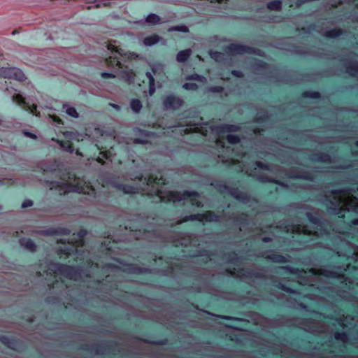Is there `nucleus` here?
<instances>
[{"mask_svg": "<svg viewBox=\"0 0 358 358\" xmlns=\"http://www.w3.org/2000/svg\"><path fill=\"white\" fill-rule=\"evenodd\" d=\"M132 185H127L123 187L125 193L134 194L140 192H143L148 195H156L159 196L161 201L164 202H180L183 201L185 204L186 202H189L192 206L197 207L201 206L200 201V196L196 192H184L180 193L173 191H163V185L164 180L162 178L153 177L150 176L148 178H144L143 182V187L140 185L143 181V176L136 177L134 179L131 178Z\"/></svg>", "mask_w": 358, "mask_h": 358, "instance_id": "1", "label": "nucleus"}, {"mask_svg": "<svg viewBox=\"0 0 358 358\" xmlns=\"http://www.w3.org/2000/svg\"><path fill=\"white\" fill-rule=\"evenodd\" d=\"M344 273H340L337 271H327L324 269H316L312 268L309 271L310 273L314 275H324L332 278H337L343 280L342 284H345V286H348L347 290L340 291V296L344 299L345 301H349L352 305L357 308L358 310V297L355 296L351 292L354 285H358V268L355 266L351 267L350 264L347 265V268H344Z\"/></svg>", "mask_w": 358, "mask_h": 358, "instance_id": "2", "label": "nucleus"}, {"mask_svg": "<svg viewBox=\"0 0 358 358\" xmlns=\"http://www.w3.org/2000/svg\"><path fill=\"white\" fill-rule=\"evenodd\" d=\"M330 203L329 208L339 217H344L343 213L352 211L358 214V199L348 190L331 191L326 194ZM354 226L358 225V219L352 221Z\"/></svg>", "mask_w": 358, "mask_h": 358, "instance_id": "3", "label": "nucleus"}, {"mask_svg": "<svg viewBox=\"0 0 358 358\" xmlns=\"http://www.w3.org/2000/svg\"><path fill=\"white\" fill-rule=\"evenodd\" d=\"M106 47L111 53L109 57L104 59V64L109 70L122 69L124 67V63L141 59L140 55L123 50L120 47V43L116 40H108L106 42Z\"/></svg>", "mask_w": 358, "mask_h": 358, "instance_id": "4", "label": "nucleus"}, {"mask_svg": "<svg viewBox=\"0 0 358 358\" xmlns=\"http://www.w3.org/2000/svg\"><path fill=\"white\" fill-rule=\"evenodd\" d=\"M239 130V127L235 125L223 124L215 127V131L217 135L216 138V144L222 148H226L228 152L230 150L229 146H226L227 141L230 145H235L240 142V137L234 134Z\"/></svg>", "mask_w": 358, "mask_h": 358, "instance_id": "5", "label": "nucleus"}, {"mask_svg": "<svg viewBox=\"0 0 358 358\" xmlns=\"http://www.w3.org/2000/svg\"><path fill=\"white\" fill-rule=\"evenodd\" d=\"M57 243H62V246H60L58 249V254L59 255H65L68 256L71 253L77 252L78 248L83 247L84 245L83 239L81 236L73 234L71 238H61L57 240Z\"/></svg>", "mask_w": 358, "mask_h": 358, "instance_id": "6", "label": "nucleus"}, {"mask_svg": "<svg viewBox=\"0 0 358 358\" xmlns=\"http://www.w3.org/2000/svg\"><path fill=\"white\" fill-rule=\"evenodd\" d=\"M0 342L8 348L18 352H24L27 347L25 343L15 337H8L0 331Z\"/></svg>", "mask_w": 358, "mask_h": 358, "instance_id": "7", "label": "nucleus"}, {"mask_svg": "<svg viewBox=\"0 0 358 358\" xmlns=\"http://www.w3.org/2000/svg\"><path fill=\"white\" fill-rule=\"evenodd\" d=\"M47 273V275L53 274L55 277L63 275L70 279L73 278L76 280V271L73 267L69 266L50 264Z\"/></svg>", "mask_w": 358, "mask_h": 358, "instance_id": "8", "label": "nucleus"}, {"mask_svg": "<svg viewBox=\"0 0 358 358\" xmlns=\"http://www.w3.org/2000/svg\"><path fill=\"white\" fill-rule=\"evenodd\" d=\"M0 77L7 79H14L20 83L25 82L27 79L21 69L12 66H0Z\"/></svg>", "mask_w": 358, "mask_h": 358, "instance_id": "9", "label": "nucleus"}, {"mask_svg": "<svg viewBox=\"0 0 358 358\" xmlns=\"http://www.w3.org/2000/svg\"><path fill=\"white\" fill-rule=\"evenodd\" d=\"M183 104L184 101L181 98L173 94L168 95L163 99V105L166 109H179Z\"/></svg>", "mask_w": 358, "mask_h": 358, "instance_id": "10", "label": "nucleus"}, {"mask_svg": "<svg viewBox=\"0 0 358 358\" xmlns=\"http://www.w3.org/2000/svg\"><path fill=\"white\" fill-rule=\"evenodd\" d=\"M215 215L210 212L207 211L205 213L203 214H196V215H192L189 216L185 217L182 220H178L176 222V224H182V222H187L188 220H198L199 222H211L215 220Z\"/></svg>", "mask_w": 358, "mask_h": 358, "instance_id": "11", "label": "nucleus"}, {"mask_svg": "<svg viewBox=\"0 0 358 358\" xmlns=\"http://www.w3.org/2000/svg\"><path fill=\"white\" fill-rule=\"evenodd\" d=\"M286 232L292 233V234H304V235H311L314 234L318 236V231H314L313 232L308 229L307 226L304 225H287L285 227Z\"/></svg>", "mask_w": 358, "mask_h": 358, "instance_id": "12", "label": "nucleus"}, {"mask_svg": "<svg viewBox=\"0 0 358 358\" xmlns=\"http://www.w3.org/2000/svg\"><path fill=\"white\" fill-rule=\"evenodd\" d=\"M268 317H276L278 316H285L286 315H266ZM287 316H289L290 315H287ZM293 316H295L296 317H315V318H333L334 316H339L340 317H350V318H354V317H358V315H292Z\"/></svg>", "mask_w": 358, "mask_h": 358, "instance_id": "13", "label": "nucleus"}, {"mask_svg": "<svg viewBox=\"0 0 358 358\" xmlns=\"http://www.w3.org/2000/svg\"><path fill=\"white\" fill-rule=\"evenodd\" d=\"M73 190L84 194H90L94 192V189L92 185H90V183L80 180L77 181L76 185L74 187Z\"/></svg>", "mask_w": 358, "mask_h": 358, "instance_id": "14", "label": "nucleus"}, {"mask_svg": "<svg viewBox=\"0 0 358 358\" xmlns=\"http://www.w3.org/2000/svg\"><path fill=\"white\" fill-rule=\"evenodd\" d=\"M120 70V78L127 83L130 84L134 82L136 78V73L132 69H129L124 65L123 69Z\"/></svg>", "mask_w": 358, "mask_h": 358, "instance_id": "15", "label": "nucleus"}, {"mask_svg": "<svg viewBox=\"0 0 358 358\" xmlns=\"http://www.w3.org/2000/svg\"><path fill=\"white\" fill-rule=\"evenodd\" d=\"M106 343H107L108 345L103 346L100 345H96V349L94 352L96 355H103L106 351L110 352L114 350L113 345H116L115 341L110 340L106 341Z\"/></svg>", "mask_w": 358, "mask_h": 358, "instance_id": "16", "label": "nucleus"}, {"mask_svg": "<svg viewBox=\"0 0 358 358\" xmlns=\"http://www.w3.org/2000/svg\"><path fill=\"white\" fill-rule=\"evenodd\" d=\"M306 215L310 221L316 225L314 229H318V227H320L321 225L319 211L315 209H311L310 211L306 213Z\"/></svg>", "mask_w": 358, "mask_h": 358, "instance_id": "17", "label": "nucleus"}, {"mask_svg": "<svg viewBox=\"0 0 358 358\" xmlns=\"http://www.w3.org/2000/svg\"><path fill=\"white\" fill-rule=\"evenodd\" d=\"M162 38L157 34H153L145 37L143 40V44L145 46H152L159 42Z\"/></svg>", "mask_w": 358, "mask_h": 358, "instance_id": "18", "label": "nucleus"}, {"mask_svg": "<svg viewBox=\"0 0 358 358\" xmlns=\"http://www.w3.org/2000/svg\"><path fill=\"white\" fill-rule=\"evenodd\" d=\"M140 341L145 343L152 344L156 345H166L169 344V340L167 338H164L159 340L152 339V338H139Z\"/></svg>", "mask_w": 358, "mask_h": 358, "instance_id": "19", "label": "nucleus"}, {"mask_svg": "<svg viewBox=\"0 0 358 358\" xmlns=\"http://www.w3.org/2000/svg\"><path fill=\"white\" fill-rule=\"evenodd\" d=\"M52 141H53L56 142L57 144H59L60 148H62L64 150H66L71 153H72L73 152V143L71 141H60L58 139H55L54 138H52Z\"/></svg>", "mask_w": 358, "mask_h": 358, "instance_id": "20", "label": "nucleus"}, {"mask_svg": "<svg viewBox=\"0 0 358 358\" xmlns=\"http://www.w3.org/2000/svg\"><path fill=\"white\" fill-rule=\"evenodd\" d=\"M346 71L352 76H358V63L348 62L345 64Z\"/></svg>", "mask_w": 358, "mask_h": 358, "instance_id": "21", "label": "nucleus"}, {"mask_svg": "<svg viewBox=\"0 0 358 358\" xmlns=\"http://www.w3.org/2000/svg\"><path fill=\"white\" fill-rule=\"evenodd\" d=\"M192 50L190 49H186L180 51L176 56V59L178 62H185L190 57Z\"/></svg>", "mask_w": 358, "mask_h": 358, "instance_id": "22", "label": "nucleus"}, {"mask_svg": "<svg viewBox=\"0 0 358 358\" xmlns=\"http://www.w3.org/2000/svg\"><path fill=\"white\" fill-rule=\"evenodd\" d=\"M145 21L147 24L156 25L161 23V18L157 15L151 13L147 16Z\"/></svg>", "mask_w": 358, "mask_h": 358, "instance_id": "23", "label": "nucleus"}, {"mask_svg": "<svg viewBox=\"0 0 358 358\" xmlns=\"http://www.w3.org/2000/svg\"><path fill=\"white\" fill-rule=\"evenodd\" d=\"M229 49L233 53L243 54L248 52L249 48L238 44H231Z\"/></svg>", "mask_w": 358, "mask_h": 358, "instance_id": "24", "label": "nucleus"}, {"mask_svg": "<svg viewBox=\"0 0 358 358\" xmlns=\"http://www.w3.org/2000/svg\"><path fill=\"white\" fill-rule=\"evenodd\" d=\"M63 108L65 109V112L68 115L74 118H78L79 117V113L74 107L69 104H64Z\"/></svg>", "mask_w": 358, "mask_h": 358, "instance_id": "25", "label": "nucleus"}, {"mask_svg": "<svg viewBox=\"0 0 358 358\" xmlns=\"http://www.w3.org/2000/svg\"><path fill=\"white\" fill-rule=\"evenodd\" d=\"M20 243L22 246H24L26 249L29 250V251H36V246L31 240L22 238L20 240Z\"/></svg>", "mask_w": 358, "mask_h": 358, "instance_id": "26", "label": "nucleus"}, {"mask_svg": "<svg viewBox=\"0 0 358 358\" xmlns=\"http://www.w3.org/2000/svg\"><path fill=\"white\" fill-rule=\"evenodd\" d=\"M281 7L282 3L278 0L272 1L267 4V8L271 10H280Z\"/></svg>", "mask_w": 358, "mask_h": 358, "instance_id": "27", "label": "nucleus"}, {"mask_svg": "<svg viewBox=\"0 0 358 358\" xmlns=\"http://www.w3.org/2000/svg\"><path fill=\"white\" fill-rule=\"evenodd\" d=\"M130 106L133 111L135 113H139L142 108V103L138 99H133L130 103Z\"/></svg>", "mask_w": 358, "mask_h": 358, "instance_id": "28", "label": "nucleus"}, {"mask_svg": "<svg viewBox=\"0 0 358 358\" xmlns=\"http://www.w3.org/2000/svg\"><path fill=\"white\" fill-rule=\"evenodd\" d=\"M168 31H181L187 33L189 32V28L186 25H177V26H173L168 29Z\"/></svg>", "mask_w": 358, "mask_h": 358, "instance_id": "29", "label": "nucleus"}, {"mask_svg": "<svg viewBox=\"0 0 358 358\" xmlns=\"http://www.w3.org/2000/svg\"><path fill=\"white\" fill-rule=\"evenodd\" d=\"M12 99L14 102L17 103L20 106H25L27 102L25 101V99L20 94H15L13 95Z\"/></svg>", "mask_w": 358, "mask_h": 358, "instance_id": "30", "label": "nucleus"}, {"mask_svg": "<svg viewBox=\"0 0 358 358\" xmlns=\"http://www.w3.org/2000/svg\"><path fill=\"white\" fill-rule=\"evenodd\" d=\"M342 34L341 29H334L331 31H326L325 36L327 37L334 38L340 36Z\"/></svg>", "mask_w": 358, "mask_h": 358, "instance_id": "31", "label": "nucleus"}, {"mask_svg": "<svg viewBox=\"0 0 358 358\" xmlns=\"http://www.w3.org/2000/svg\"><path fill=\"white\" fill-rule=\"evenodd\" d=\"M268 258L275 262H285V257L282 255H278V254H273L271 256H268Z\"/></svg>", "mask_w": 358, "mask_h": 358, "instance_id": "32", "label": "nucleus"}, {"mask_svg": "<svg viewBox=\"0 0 358 358\" xmlns=\"http://www.w3.org/2000/svg\"><path fill=\"white\" fill-rule=\"evenodd\" d=\"M23 109L29 110L30 113L35 114L37 110V105L34 103L31 106H29L27 103L25 106H23Z\"/></svg>", "mask_w": 358, "mask_h": 358, "instance_id": "33", "label": "nucleus"}, {"mask_svg": "<svg viewBox=\"0 0 358 358\" xmlns=\"http://www.w3.org/2000/svg\"><path fill=\"white\" fill-rule=\"evenodd\" d=\"M107 139L111 140V137L109 136H103L101 140L98 141V143L99 144V145H98V148L100 150H103L107 149V148H108L107 146L103 145V141H104Z\"/></svg>", "mask_w": 358, "mask_h": 358, "instance_id": "34", "label": "nucleus"}, {"mask_svg": "<svg viewBox=\"0 0 358 358\" xmlns=\"http://www.w3.org/2000/svg\"><path fill=\"white\" fill-rule=\"evenodd\" d=\"M101 77L103 79H114L116 78L117 75L114 73L103 72L101 73Z\"/></svg>", "mask_w": 358, "mask_h": 358, "instance_id": "35", "label": "nucleus"}, {"mask_svg": "<svg viewBox=\"0 0 358 358\" xmlns=\"http://www.w3.org/2000/svg\"><path fill=\"white\" fill-rule=\"evenodd\" d=\"M49 117L55 123L58 124H64L63 120L57 115L53 114V115H49Z\"/></svg>", "mask_w": 358, "mask_h": 358, "instance_id": "36", "label": "nucleus"}, {"mask_svg": "<svg viewBox=\"0 0 358 358\" xmlns=\"http://www.w3.org/2000/svg\"><path fill=\"white\" fill-rule=\"evenodd\" d=\"M229 340L231 341H235L238 345H241L242 341L240 339V338L236 335L232 334L229 336Z\"/></svg>", "mask_w": 358, "mask_h": 358, "instance_id": "37", "label": "nucleus"}, {"mask_svg": "<svg viewBox=\"0 0 358 358\" xmlns=\"http://www.w3.org/2000/svg\"><path fill=\"white\" fill-rule=\"evenodd\" d=\"M33 206V201L30 199H26L22 204V208H25Z\"/></svg>", "mask_w": 358, "mask_h": 358, "instance_id": "38", "label": "nucleus"}, {"mask_svg": "<svg viewBox=\"0 0 358 358\" xmlns=\"http://www.w3.org/2000/svg\"><path fill=\"white\" fill-rule=\"evenodd\" d=\"M194 132H201L203 136L207 135V130L203 129V128H199L198 127H194L193 129Z\"/></svg>", "mask_w": 358, "mask_h": 358, "instance_id": "39", "label": "nucleus"}, {"mask_svg": "<svg viewBox=\"0 0 358 358\" xmlns=\"http://www.w3.org/2000/svg\"><path fill=\"white\" fill-rule=\"evenodd\" d=\"M80 350H82L83 351H87V352H90V351H92V349L90 348V346L87 344H81L79 348H78Z\"/></svg>", "mask_w": 358, "mask_h": 358, "instance_id": "40", "label": "nucleus"}, {"mask_svg": "<svg viewBox=\"0 0 358 358\" xmlns=\"http://www.w3.org/2000/svg\"><path fill=\"white\" fill-rule=\"evenodd\" d=\"M183 87L187 90H195L197 88V85L196 84H189L185 83Z\"/></svg>", "mask_w": 358, "mask_h": 358, "instance_id": "41", "label": "nucleus"}, {"mask_svg": "<svg viewBox=\"0 0 358 358\" xmlns=\"http://www.w3.org/2000/svg\"><path fill=\"white\" fill-rule=\"evenodd\" d=\"M346 337V335L345 333L343 332H337L335 334V338L338 340L341 339V340H343Z\"/></svg>", "mask_w": 358, "mask_h": 358, "instance_id": "42", "label": "nucleus"}, {"mask_svg": "<svg viewBox=\"0 0 358 358\" xmlns=\"http://www.w3.org/2000/svg\"><path fill=\"white\" fill-rule=\"evenodd\" d=\"M210 316L221 318V319H225V320H229L231 319V317L228 316L227 315H210Z\"/></svg>", "mask_w": 358, "mask_h": 358, "instance_id": "43", "label": "nucleus"}, {"mask_svg": "<svg viewBox=\"0 0 358 358\" xmlns=\"http://www.w3.org/2000/svg\"><path fill=\"white\" fill-rule=\"evenodd\" d=\"M147 77L149 78L150 85L154 83V78L150 73H146Z\"/></svg>", "mask_w": 358, "mask_h": 358, "instance_id": "44", "label": "nucleus"}, {"mask_svg": "<svg viewBox=\"0 0 358 358\" xmlns=\"http://www.w3.org/2000/svg\"><path fill=\"white\" fill-rule=\"evenodd\" d=\"M353 258L355 261H358V246L355 248V252L353 253Z\"/></svg>", "mask_w": 358, "mask_h": 358, "instance_id": "45", "label": "nucleus"}, {"mask_svg": "<svg viewBox=\"0 0 358 358\" xmlns=\"http://www.w3.org/2000/svg\"><path fill=\"white\" fill-rule=\"evenodd\" d=\"M26 136L33 139H36L37 138L36 135L31 133H26Z\"/></svg>", "mask_w": 358, "mask_h": 358, "instance_id": "46", "label": "nucleus"}, {"mask_svg": "<svg viewBox=\"0 0 358 358\" xmlns=\"http://www.w3.org/2000/svg\"><path fill=\"white\" fill-rule=\"evenodd\" d=\"M319 93L318 92H315L313 94V95H310V96L312 97H314V98H317V97H319Z\"/></svg>", "mask_w": 358, "mask_h": 358, "instance_id": "47", "label": "nucleus"}, {"mask_svg": "<svg viewBox=\"0 0 358 358\" xmlns=\"http://www.w3.org/2000/svg\"><path fill=\"white\" fill-rule=\"evenodd\" d=\"M231 164H236V163H238L239 161L238 159H231Z\"/></svg>", "mask_w": 358, "mask_h": 358, "instance_id": "48", "label": "nucleus"}, {"mask_svg": "<svg viewBox=\"0 0 358 358\" xmlns=\"http://www.w3.org/2000/svg\"><path fill=\"white\" fill-rule=\"evenodd\" d=\"M262 240L264 242H268V241H271V238L264 237V238H262Z\"/></svg>", "mask_w": 358, "mask_h": 358, "instance_id": "49", "label": "nucleus"}, {"mask_svg": "<svg viewBox=\"0 0 358 358\" xmlns=\"http://www.w3.org/2000/svg\"><path fill=\"white\" fill-rule=\"evenodd\" d=\"M97 162L101 163V164H104V161L102 159L99 158V157L97 159Z\"/></svg>", "mask_w": 358, "mask_h": 358, "instance_id": "50", "label": "nucleus"}, {"mask_svg": "<svg viewBox=\"0 0 358 358\" xmlns=\"http://www.w3.org/2000/svg\"><path fill=\"white\" fill-rule=\"evenodd\" d=\"M106 153H107V152H106V151H101V155H103V157H106V158H107L108 157H107V155H106Z\"/></svg>", "mask_w": 358, "mask_h": 358, "instance_id": "51", "label": "nucleus"}, {"mask_svg": "<svg viewBox=\"0 0 358 358\" xmlns=\"http://www.w3.org/2000/svg\"><path fill=\"white\" fill-rule=\"evenodd\" d=\"M244 155H245V153H244V152H240V153L237 154L236 155H237L238 157H243V156H244Z\"/></svg>", "mask_w": 358, "mask_h": 358, "instance_id": "52", "label": "nucleus"}, {"mask_svg": "<svg viewBox=\"0 0 358 358\" xmlns=\"http://www.w3.org/2000/svg\"><path fill=\"white\" fill-rule=\"evenodd\" d=\"M257 166H259V167H260V168H262V162H257Z\"/></svg>", "mask_w": 358, "mask_h": 358, "instance_id": "53", "label": "nucleus"}, {"mask_svg": "<svg viewBox=\"0 0 358 358\" xmlns=\"http://www.w3.org/2000/svg\"><path fill=\"white\" fill-rule=\"evenodd\" d=\"M294 357L293 355H289L286 358H294Z\"/></svg>", "mask_w": 358, "mask_h": 358, "instance_id": "54", "label": "nucleus"}, {"mask_svg": "<svg viewBox=\"0 0 358 358\" xmlns=\"http://www.w3.org/2000/svg\"><path fill=\"white\" fill-rule=\"evenodd\" d=\"M244 316H249L250 317V316H252V315H248V314H246V315H243Z\"/></svg>", "mask_w": 358, "mask_h": 358, "instance_id": "55", "label": "nucleus"}, {"mask_svg": "<svg viewBox=\"0 0 358 358\" xmlns=\"http://www.w3.org/2000/svg\"><path fill=\"white\" fill-rule=\"evenodd\" d=\"M70 192V190H65V191L64 192V194H65V193H66V192Z\"/></svg>", "mask_w": 358, "mask_h": 358, "instance_id": "56", "label": "nucleus"}, {"mask_svg": "<svg viewBox=\"0 0 358 358\" xmlns=\"http://www.w3.org/2000/svg\"><path fill=\"white\" fill-rule=\"evenodd\" d=\"M355 1H356V0H349V1H350V2H353V3H354V2H355Z\"/></svg>", "mask_w": 358, "mask_h": 358, "instance_id": "57", "label": "nucleus"}, {"mask_svg": "<svg viewBox=\"0 0 358 358\" xmlns=\"http://www.w3.org/2000/svg\"><path fill=\"white\" fill-rule=\"evenodd\" d=\"M233 328L236 329V330H241V329H238V328H236V327H233Z\"/></svg>", "mask_w": 358, "mask_h": 358, "instance_id": "58", "label": "nucleus"}, {"mask_svg": "<svg viewBox=\"0 0 358 358\" xmlns=\"http://www.w3.org/2000/svg\"><path fill=\"white\" fill-rule=\"evenodd\" d=\"M187 315H188V316H194L195 315H190V314H188Z\"/></svg>", "mask_w": 358, "mask_h": 358, "instance_id": "59", "label": "nucleus"}, {"mask_svg": "<svg viewBox=\"0 0 358 358\" xmlns=\"http://www.w3.org/2000/svg\"><path fill=\"white\" fill-rule=\"evenodd\" d=\"M261 355H262V356H263V357H266V355H265V354H261Z\"/></svg>", "mask_w": 358, "mask_h": 358, "instance_id": "60", "label": "nucleus"}, {"mask_svg": "<svg viewBox=\"0 0 358 358\" xmlns=\"http://www.w3.org/2000/svg\"><path fill=\"white\" fill-rule=\"evenodd\" d=\"M306 96H308V93L307 92H305L304 94Z\"/></svg>", "mask_w": 358, "mask_h": 358, "instance_id": "61", "label": "nucleus"}, {"mask_svg": "<svg viewBox=\"0 0 358 358\" xmlns=\"http://www.w3.org/2000/svg\"><path fill=\"white\" fill-rule=\"evenodd\" d=\"M357 145H358V141H357Z\"/></svg>", "mask_w": 358, "mask_h": 358, "instance_id": "62", "label": "nucleus"}, {"mask_svg": "<svg viewBox=\"0 0 358 358\" xmlns=\"http://www.w3.org/2000/svg\"><path fill=\"white\" fill-rule=\"evenodd\" d=\"M321 358H327V357H321Z\"/></svg>", "mask_w": 358, "mask_h": 358, "instance_id": "63", "label": "nucleus"}, {"mask_svg": "<svg viewBox=\"0 0 358 358\" xmlns=\"http://www.w3.org/2000/svg\"><path fill=\"white\" fill-rule=\"evenodd\" d=\"M1 55V54H0V56Z\"/></svg>", "mask_w": 358, "mask_h": 358, "instance_id": "64", "label": "nucleus"}]
</instances>
